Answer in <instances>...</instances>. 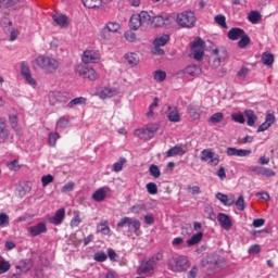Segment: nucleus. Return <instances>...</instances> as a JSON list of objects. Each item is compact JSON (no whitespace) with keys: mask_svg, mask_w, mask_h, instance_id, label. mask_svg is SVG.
<instances>
[{"mask_svg":"<svg viewBox=\"0 0 278 278\" xmlns=\"http://www.w3.org/2000/svg\"><path fill=\"white\" fill-rule=\"evenodd\" d=\"M35 64L46 75H55L60 68V61L58 59L45 54L37 56Z\"/></svg>","mask_w":278,"mask_h":278,"instance_id":"1","label":"nucleus"},{"mask_svg":"<svg viewBox=\"0 0 278 278\" xmlns=\"http://www.w3.org/2000/svg\"><path fill=\"white\" fill-rule=\"evenodd\" d=\"M176 23L179 27H182L184 29H192V27L197 25V16L192 11H185L177 14Z\"/></svg>","mask_w":278,"mask_h":278,"instance_id":"2","label":"nucleus"},{"mask_svg":"<svg viewBox=\"0 0 278 278\" xmlns=\"http://www.w3.org/2000/svg\"><path fill=\"white\" fill-rule=\"evenodd\" d=\"M151 21V15H149V12L141 11L139 14H134L130 17L129 25L130 29H140L142 25H147Z\"/></svg>","mask_w":278,"mask_h":278,"instance_id":"3","label":"nucleus"},{"mask_svg":"<svg viewBox=\"0 0 278 278\" xmlns=\"http://www.w3.org/2000/svg\"><path fill=\"white\" fill-rule=\"evenodd\" d=\"M212 56L210 58V65L212 68H218L220 66L222 62H225L227 58H229V54L227 53V49L219 48V49H213L212 50Z\"/></svg>","mask_w":278,"mask_h":278,"instance_id":"4","label":"nucleus"},{"mask_svg":"<svg viewBox=\"0 0 278 278\" xmlns=\"http://www.w3.org/2000/svg\"><path fill=\"white\" fill-rule=\"evenodd\" d=\"M75 73L79 77H83V79H89V81H97V79H99V74L97 71L84 64H78L75 68Z\"/></svg>","mask_w":278,"mask_h":278,"instance_id":"5","label":"nucleus"},{"mask_svg":"<svg viewBox=\"0 0 278 278\" xmlns=\"http://www.w3.org/2000/svg\"><path fill=\"white\" fill-rule=\"evenodd\" d=\"M170 41V35L163 34L156 36V38L153 41L154 48L152 49V53L155 55H164V49L162 47H166L168 42Z\"/></svg>","mask_w":278,"mask_h":278,"instance_id":"6","label":"nucleus"},{"mask_svg":"<svg viewBox=\"0 0 278 278\" xmlns=\"http://www.w3.org/2000/svg\"><path fill=\"white\" fill-rule=\"evenodd\" d=\"M188 258L180 256L178 258H172L169 261V269L173 273H185V270H188Z\"/></svg>","mask_w":278,"mask_h":278,"instance_id":"7","label":"nucleus"},{"mask_svg":"<svg viewBox=\"0 0 278 278\" xmlns=\"http://www.w3.org/2000/svg\"><path fill=\"white\" fill-rule=\"evenodd\" d=\"M71 101V93L66 91H52L49 93V103L59 105V103H68Z\"/></svg>","mask_w":278,"mask_h":278,"instance_id":"8","label":"nucleus"},{"mask_svg":"<svg viewBox=\"0 0 278 278\" xmlns=\"http://www.w3.org/2000/svg\"><path fill=\"white\" fill-rule=\"evenodd\" d=\"M200 160L201 162H208L210 166H218L220 164V157L212 149L202 150Z\"/></svg>","mask_w":278,"mask_h":278,"instance_id":"9","label":"nucleus"},{"mask_svg":"<svg viewBox=\"0 0 278 278\" xmlns=\"http://www.w3.org/2000/svg\"><path fill=\"white\" fill-rule=\"evenodd\" d=\"M21 75L25 79L26 84H28V86H31V88H36V86H38V83L34 78V76H31V70L29 68V64L25 61L21 63Z\"/></svg>","mask_w":278,"mask_h":278,"instance_id":"10","label":"nucleus"},{"mask_svg":"<svg viewBox=\"0 0 278 278\" xmlns=\"http://www.w3.org/2000/svg\"><path fill=\"white\" fill-rule=\"evenodd\" d=\"M83 64H99L101 62V54L99 51L85 50L81 55Z\"/></svg>","mask_w":278,"mask_h":278,"instance_id":"11","label":"nucleus"},{"mask_svg":"<svg viewBox=\"0 0 278 278\" xmlns=\"http://www.w3.org/2000/svg\"><path fill=\"white\" fill-rule=\"evenodd\" d=\"M34 266L31 260H22L15 265L16 274L12 275V278H18L21 275H25V273H29Z\"/></svg>","mask_w":278,"mask_h":278,"instance_id":"12","label":"nucleus"},{"mask_svg":"<svg viewBox=\"0 0 278 278\" xmlns=\"http://www.w3.org/2000/svg\"><path fill=\"white\" fill-rule=\"evenodd\" d=\"M191 49L194 60H197V62H201L203 60V55H205V41L199 38L193 42Z\"/></svg>","mask_w":278,"mask_h":278,"instance_id":"13","label":"nucleus"},{"mask_svg":"<svg viewBox=\"0 0 278 278\" xmlns=\"http://www.w3.org/2000/svg\"><path fill=\"white\" fill-rule=\"evenodd\" d=\"M124 225L128 226V229L130 231H134L136 233V231H138L141 227L140 220L138 219H132L131 217H123L118 223H117V227H123Z\"/></svg>","mask_w":278,"mask_h":278,"instance_id":"14","label":"nucleus"},{"mask_svg":"<svg viewBox=\"0 0 278 278\" xmlns=\"http://www.w3.org/2000/svg\"><path fill=\"white\" fill-rule=\"evenodd\" d=\"M27 231L33 238H37V236H42V233H47L48 231L47 223L42 222L35 226H30L27 228Z\"/></svg>","mask_w":278,"mask_h":278,"instance_id":"15","label":"nucleus"},{"mask_svg":"<svg viewBox=\"0 0 278 278\" xmlns=\"http://www.w3.org/2000/svg\"><path fill=\"white\" fill-rule=\"evenodd\" d=\"M10 140V129H8V124L5 117H0V144H4Z\"/></svg>","mask_w":278,"mask_h":278,"instance_id":"16","label":"nucleus"},{"mask_svg":"<svg viewBox=\"0 0 278 278\" xmlns=\"http://www.w3.org/2000/svg\"><path fill=\"white\" fill-rule=\"evenodd\" d=\"M217 220L223 229H226L229 231L231 227H233V224L231 223V217L225 213H219L217 215Z\"/></svg>","mask_w":278,"mask_h":278,"instance_id":"17","label":"nucleus"},{"mask_svg":"<svg viewBox=\"0 0 278 278\" xmlns=\"http://www.w3.org/2000/svg\"><path fill=\"white\" fill-rule=\"evenodd\" d=\"M226 153L230 157H232V156H236V157H249V155H251L252 151L251 150L236 149V148H228Z\"/></svg>","mask_w":278,"mask_h":278,"instance_id":"18","label":"nucleus"},{"mask_svg":"<svg viewBox=\"0 0 278 278\" xmlns=\"http://www.w3.org/2000/svg\"><path fill=\"white\" fill-rule=\"evenodd\" d=\"M275 123V114L267 113L265 116V122L258 126L257 134L262 131H267V129H270V126Z\"/></svg>","mask_w":278,"mask_h":278,"instance_id":"19","label":"nucleus"},{"mask_svg":"<svg viewBox=\"0 0 278 278\" xmlns=\"http://www.w3.org/2000/svg\"><path fill=\"white\" fill-rule=\"evenodd\" d=\"M64 218H66V210L60 208L55 212L53 217L49 218V223L52 225H62Z\"/></svg>","mask_w":278,"mask_h":278,"instance_id":"20","label":"nucleus"},{"mask_svg":"<svg viewBox=\"0 0 278 278\" xmlns=\"http://www.w3.org/2000/svg\"><path fill=\"white\" fill-rule=\"evenodd\" d=\"M155 268L153 262L149 258L147 262L140 264L137 269V275H147V273H151Z\"/></svg>","mask_w":278,"mask_h":278,"instance_id":"21","label":"nucleus"},{"mask_svg":"<svg viewBox=\"0 0 278 278\" xmlns=\"http://www.w3.org/2000/svg\"><path fill=\"white\" fill-rule=\"evenodd\" d=\"M52 18L54 23H56V25H59V27H62L63 29H66V27L71 25V22L68 21V16L64 14H54Z\"/></svg>","mask_w":278,"mask_h":278,"instance_id":"22","label":"nucleus"},{"mask_svg":"<svg viewBox=\"0 0 278 278\" xmlns=\"http://www.w3.org/2000/svg\"><path fill=\"white\" fill-rule=\"evenodd\" d=\"M244 114H245L248 127H255V123H257V115H255V111L245 110Z\"/></svg>","mask_w":278,"mask_h":278,"instance_id":"23","label":"nucleus"},{"mask_svg":"<svg viewBox=\"0 0 278 278\" xmlns=\"http://www.w3.org/2000/svg\"><path fill=\"white\" fill-rule=\"evenodd\" d=\"M244 29L233 27L228 31L229 40H240V38L244 35Z\"/></svg>","mask_w":278,"mask_h":278,"instance_id":"24","label":"nucleus"},{"mask_svg":"<svg viewBox=\"0 0 278 278\" xmlns=\"http://www.w3.org/2000/svg\"><path fill=\"white\" fill-rule=\"evenodd\" d=\"M177 155H186V150L181 146H175L166 152V157H175Z\"/></svg>","mask_w":278,"mask_h":278,"instance_id":"25","label":"nucleus"},{"mask_svg":"<svg viewBox=\"0 0 278 278\" xmlns=\"http://www.w3.org/2000/svg\"><path fill=\"white\" fill-rule=\"evenodd\" d=\"M135 136L140 138V140H151V138H153V135L148 130V128L136 129Z\"/></svg>","mask_w":278,"mask_h":278,"instance_id":"26","label":"nucleus"},{"mask_svg":"<svg viewBox=\"0 0 278 278\" xmlns=\"http://www.w3.org/2000/svg\"><path fill=\"white\" fill-rule=\"evenodd\" d=\"M184 73L185 75H189V77H199L202 70L198 65H189L185 68Z\"/></svg>","mask_w":278,"mask_h":278,"instance_id":"27","label":"nucleus"},{"mask_svg":"<svg viewBox=\"0 0 278 278\" xmlns=\"http://www.w3.org/2000/svg\"><path fill=\"white\" fill-rule=\"evenodd\" d=\"M106 197H108V192H105V189L103 188H99L92 194V199L93 201H97V203H101L105 201Z\"/></svg>","mask_w":278,"mask_h":278,"instance_id":"28","label":"nucleus"},{"mask_svg":"<svg viewBox=\"0 0 278 278\" xmlns=\"http://www.w3.org/2000/svg\"><path fill=\"white\" fill-rule=\"evenodd\" d=\"M168 121L170 123H179L181 121V116L179 115V111L175 108L168 106V115H167Z\"/></svg>","mask_w":278,"mask_h":278,"instance_id":"29","label":"nucleus"},{"mask_svg":"<svg viewBox=\"0 0 278 278\" xmlns=\"http://www.w3.org/2000/svg\"><path fill=\"white\" fill-rule=\"evenodd\" d=\"M97 232L102 233V236H110V223L104 220L97 225Z\"/></svg>","mask_w":278,"mask_h":278,"instance_id":"30","label":"nucleus"},{"mask_svg":"<svg viewBox=\"0 0 278 278\" xmlns=\"http://www.w3.org/2000/svg\"><path fill=\"white\" fill-rule=\"evenodd\" d=\"M216 199L218 201H220V203H223V205L231 206L235 203L233 198L229 199V197L227 194H224V193H220V192L216 193Z\"/></svg>","mask_w":278,"mask_h":278,"instance_id":"31","label":"nucleus"},{"mask_svg":"<svg viewBox=\"0 0 278 278\" xmlns=\"http://www.w3.org/2000/svg\"><path fill=\"white\" fill-rule=\"evenodd\" d=\"M116 96V90L110 88V87H104L100 91V99H112V97Z\"/></svg>","mask_w":278,"mask_h":278,"instance_id":"32","label":"nucleus"},{"mask_svg":"<svg viewBox=\"0 0 278 278\" xmlns=\"http://www.w3.org/2000/svg\"><path fill=\"white\" fill-rule=\"evenodd\" d=\"M262 62L265 66H273L275 64V55L270 52H264L262 54Z\"/></svg>","mask_w":278,"mask_h":278,"instance_id":"33","label":"nucleus"},{"mask_svg":"<svg viewBox=\"0 0 278 278\" xmlns=\"http://www.w3.org/2000/svg\"><path fill=\"white\" fill-rule=\"evenodd\" d=\"M248 21L252 23V25H257L262 21V14L258 11H251L248 15Z\"/></svg>","mask_w":278,"mask_h":278,"instance_id":"34","label":"nucleus"},{"mask_svg":"<svg viewBox=\"0 0 278 278\" xmlns=\"http://www.w3.org/2000/svg\"><path fill=\"white\" fill-rule=\"evenodd\" d=\"M70 123H71V119L68 118V116H61L56 121L55 129H66Z\"/></svg>","mask_w":278,"mask_h":278,"instance_id":"35","label":"nucleus"},{"mask_svg":"<svg viewBox=\"0 0 278 278\" xmlns=\"http://www.w3.org/2000/svg\"><path fill=\"white\" fill-rule=\"evenodd\" d=\"M201 240H203V232H197L187 241V244L188 247H194V244H199Z\"/></svg>","mask_w":278,"mask_h":278,"instance_id":"36","label":"nucleus"},{"mask_svg":"<svg viewBox=\"0 0 278 278\" xmlns=\"http://www.w3.org/2000/svg\"><path fill=\"white\" fill-rule=\"evenodd\" d=\"M249 45H251V37H249V35H247V33H244V35L238 41V47H239V49H247V47H249Z\"/></svg>","mask_w":278,"mask_h":278,"instance_id":"37","label":"nucleus"},{"mask_svg":"<svg viewBox=\"0 0 278 278\" xmlns=\"http://www.w3.org/2000/svg\"><path fill=\"white\" fill-rule=\"evenodd\" d=\"M153 79H154V81L162 84V81L166 80V72H164L162 70H157V71L153 72Z\"/></svg>","mask_w":278,"mask_h":278,"instance_id":"38","label":"nucleus"},{"mask_svg":"<svg viewBox=\"0 0 278 278\" xmlns=\"http://www.w3.org/2000/svg\"><path fill=\"white\" fill-rule=\"evenodd\" d=\"M125 60L127 62V64H129L130 66H136L138 65V54L136 53H128L125 55Z\"/></svg>","mask_w":278,"mask_h":278,"instance_id":"39","label":"nucleus"},{"mask_svg":"<svg viewBox=\"0 0 278 278\" xmlns=\"http://www.w3.org/2000/svg\"><path fill=\"white\" fill-rule=\"evenodd\" d=\"M104 27L111 31V34H117L121 29V24L118 22H108Z\"/></svg>","mask_w":278,"mask_h":278,"instance_id":"40","label":"nucleus"},{"mask_svg":"<svg viewBox=\"0 0 278 278\" xmlns=\"http://www.w3.org/2000/svg\"><path fill=\"white\" fill-rule=\"evenodd\" d=\"M86 101H88L86 98L78 97V98L71 100L67 103L66 108L71 109V108H75V105H84V103H86Z\"/></svg>","mask_w":278,"mask_h":278,"instance_id":"41","label":"nucleus"},{"mask_svg":"<svg viewBox=\"0 0 278 278\" xmlns=\"http://www.w3.org/2000/svg\"><path fill=\"white\" fill-rule=\"evenodd\" d=\"M126 163V157H119V160L113 164V172L121 173V170H123V166H125Z\"/></svg>","mask_w":278,"mask_h":278,"instance_id":"42","label":"nucleus"},{"mask_svg":"<svg viewBox=\"0 0 278 278\" xmlns=\"http://www.w3.org/2000/svg\"><path fill=\"white\" fill-rule=\"evenodd\" d=\"M214 21L217 25H219V27H223V29H227V17H225V15L223 14H218L214 17Z\"/></svg>","mask_w":278,"mask_h":278,"instance_id":"43","label":"nucleus"},{"mask_svg":"<svg viewBox=\"0 0 278 278\" xmlns=\"http://www.w3.org/2000/svg\"><path fill=\"white\" fill-rule=\"evenodd\" d=\"M149 173H150L151 177H154V179H160V177L162 175L160 167L155 164L150 165Z\"/></svg>","mask_w":278,"mask_h":278,"instance_id":"44","label":"nucleus"},{"mask_svg":"<svg viewBox=\"0 0 278 278\" xmlns=\"http://www.w3.org/2000/svg\"><path fill=\"white\" fill-rule=\"evenodd\" d=\"M58 140H60V134L50 132L48 135V143L50 147H55L58 144Z\"/></svg>","mask_w":278,"mask_h":278,"instance_id":"45","label":"nucleus"},{"mask_svg":"<svg viewBox=\"0 0 278 278\" xmlns=\"http://www.w3.org/2000/svg\"><path fill=\"white\" fill-rule=\"evenodd\" d=\"M159 105H160V99L154 98L153 103L150 104L149 112L147 113L148 118H153L155 108H157Z\"/></svg>","mask_w":278,"mask_h":278,"instance_id":"46","label":"nucleus"},{"mask_svg":"<svg viewBox=\"0 0 278 278\" xmlns=\"http://www.w3.org/2000/svg\"><path fill=\"white\" fill-rule=\"evenodd\" d=\"M21 0H0V8L8 10V8H14Z\"/></svg>","mask_w":278,"mask_h":278,"instance_id":"47","label":"nucleus"},{"mask_svg":"<svg viewBox=\"0 0 278 278\" xmlns=\"http://www.w3.org/2000/svg\"><path fill=\"white\" fill-rule=\"evenodd\" d=\"M12 268V265L10 264V261L1 260L0 261V275H5L8 270Z\"/></svg>","mask_w":278,"mask_h":278,"instance_id":"48","label":"nucleus"},{"mask_svg":"<svg viewBox=\"0 0 278 278\" xmlns=\"http://www.w3.org/2000/svg\"><path fill=\"white\" fill-rule=\"evenodd\" d=\"M235 205H237V210H240V212H244L247 210V203L244 202V195H240L238 200L233 202Z\"/></svg>","mask_w":278,"mask_h":278,"instance_id":"49","label":"nucleus"},{"mask_svg":"<svg viewBox=\"0 0 278 278\" xmlns=\"http://www.w3.org/2000/svg\"><path fill=\"white\" fill-rule=\"evenodd\" d=\"M188 114L193 121H199L201 118V113L194 106H188Z\"/></svg>","mask_w":278,"mask_h":278,"instance_id":"50","label":"nucleus"},{"mask_svg":"<svg viewBox=\"0 0 278 278\" xmlns=\"http://www.w3.org/2000/svg\"><path fill=\"white\" fill-rule=\"evenodd\" d=\"M9 123H10L11 127L16 131V129H18V115L10 114Z\"/></svg>","mask_w":278,"mask_h":278,"instance_id":"51","label":"nucleus"},{"mask_svg":"<svg viewBox=\"0 0 278 278\" xmlns=\"http://www.w3.org/2000/svg\"><path fill=\"white\" fill-rule=\"evenodd\" d=\"M223 118H225V115L222 112H217L214 113L211 117H210V123H222Z\"/></svg>","mask_w":278,"mask_h":278,"instance_id":"52","label":"nucleus"},{"mask_svg":"<svg viewBox=\"0 0 278 278\" xmlns=\"http://www.w3.org/2000/svg\"><path fill=\"white\" fill-rule=\"evenodd\" d=\"M85 8L94 9L99 8L100 0H83Z\"/></svg>","mask_w":278,"mask_h":278,"instance_id":"53","label":"nucleus"},{"mask_svg":"<svg viewBox=\"0 0 278 278\" xmlns=\"http://www.w3.org/2000/svg\"><path fill=\"white\" fill-rule=\"evenodd\" d=\"M100 38L102 40H111L112 39V33L104 26L100 31Z\"/></svg>","mask_w":278,"mask_h":278,"instance_id":"54","label":"nucleus"},{"mask_svg":"<svg viewBox=\"0 0 278 278\" xmlns=\"http://www.w3.org/2000/svg\"><path fill=\"white\" fill-rule=\"evenodd\" d=\"M74 189H75V182L74 181H68L67 184H65L62 187L61 192L63 194H66V192H73Z\"/></svg>","mask_w":278,"mask_h":278,"instance_id":"55","label":"nucleus"},{"mask_svg":"<svg viewBox=\"0 0 278 278\" xmlns=\"http://www.w3.org/2000/svg\"><path fill=\"white\" fill-rule=\"evenodd\" d=\"M231 118L235 123H239L240 125H244L245 123L244 115L242 113H233Z\"/></svg>","mask_w":278,"mask_h":278,"instance_id":"56","label":"nucleus"},{"mask_svg":"<svg viewBox=\"0 0 278 278\" xmlns=\"http://www.w3.org/2000/svg\"><path fill=\"white\" fill-rule=\"evenodd\" d=\"M164 23H165V20L161 15L154 16L152 18V25L154 27H162V25H164Z\"/></svg>","mask_w":278,"mask_h":278,"instance_id":"57","label":"nucleus"},{"mask_svg":"<svg viewBox=\"0 0 278 278\" xmlns=\"http://www.w3.org/2000/svg\"><path fill=\"white\" fill-rule=\"evenodd\" d=\"M41 184H42L43 188H47V186H49V184H53V175L48 174V175L41 177Z\"/></svg>","mask_w":278,"mask_h":278,"instance_id":"58","label":"nucleus"},{"mask_svg":"<svg viewBox=\"0 0 278 278\" xmlns=\"http://www.w3.org/2000/svg\"><path fill=\"white\" fill-rule=\"evenodd\" d=\"M96 262H105L108 260V254L105 252H97L93 255Z\"/></svg>","mask_w":278,"mask_h":278,"instance_id":"59","label":"nucleus"},{"mask_svg":"<svg viewBox=\"0 0 278 278\" xmlns=\"http://www.w3.org/2000/svg\"><path fill=\"white\" fill-rule=\"evenodd\" d=\"M146 188L149 194H157V185L155 182L147 184Z\"/></svg>","mask_w":278,"mask_h":278,"instance_id":"60","label":"nucleus"},{"mask_svg":"<svg viewBox=\"0 0 278 278\" xmlns=\"http://www.w3.org/2000/svg\"><path fill=\"white\" fill-rule=\"evenodd\" d=\"M124 38L128 41V42H136V33L128 30L124 34Z\"/></svg>","mask_w":278,"mask_h":278,"instance_id":"61","label":"nucleus"},{"mask_svg":"<svg viewBox=\"0 0 278 278\" xmlns=\"http://www.w3.org/2000/svg\"><path fill=\"white\" fill-rule=\"evenodd\" d=\"M71 227L75 229L76 227H79L81 225V217L79 215H75L71 220Z\"/></svg>","mask_w":278,"mask_h":278,"instance_id":"62","label":"nucleus"},{"mask_svg":"<svg viewBox=\"0 0 278 278\" xmlns=\"http://www.w3.org/2000/svg\"><path fill=\"white\" fill-rule=\"evenodd\" d=\"M197 275H199V267L194 265L188 273L187 278H197Z\"/></svg>","mask_w":278,"mask_h":278,"instance_id":"63","label":"nucleus"},{"mask_svg":"<svg viewBox=\"0 0 278 278\" xmlns=\"http://www.w3.org/2000/svg\"><path fill=\"white\" fill-rule=\"evenodd\" d=\"M261 175H263L264 177H275V170H273L271 168L263 167Z\"/></svg>","mask_w":278,"mask_h":278,"instance_id":"64","label":"nucleus"}]
</instances>
